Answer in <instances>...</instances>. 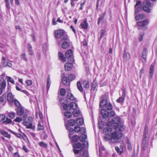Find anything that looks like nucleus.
Here are the masks:
<instances>
[{"instance_id": "obj_1", "label": "nucleus", "mask_w": 157, "mask_h": 157, "mask_svg": "<svg viewBox=\"0 0 157 157\" xmlns=\"http://www.w3.org/2000/svg\"><path fill=\"white\" fill-rule=\"evenodd\" d=\"M108 126H114L115 131L117 133L121 132L124 130V127L123 125L119 124L121 123V119L119 117H116L113 118L111 121L107 122Z\"/></svg>"}, {"instance_id": "obj_2", "label": "nucleus", "mask_w": 157, "mask_h": 157, "mask_svg": "<svg viewBox=\"0 0 157 157\" xmlns=\"http://www.w3.org/2000/svg\"><path fill=\"white\" fill-rule=\"evenodd\" d=\"M105 135L104 137V140L105 141L111 140V141L112 143L119 142V140L122 136V133H117L116 131L113 132L111 135H109V134L105 133Z\"/></svg>"}, {"instance_id": "obj_3", "label": "nucleus", "mask_w": 157, "mask_h": 157, "mask_svg": "<svg viewBox=\"0 0 157 157\" xmlns=\"http://www.w3.org/2000/svg\"><path fill=\"white\" fill-rule=\"evenodd\" d=\"M88 146V143L86 141L83 144L82 147L80 150L73 149V152L75 154L79 155H77L76 157H89L87 151L84 148Z\"/></svg>"}, {"instance_id": "obj_4", "label": "nucleus", "mask_w": 157, "mask_h": 157, "mask_svg": "<svg viewBox=\"0 0 157 157\" xmlns=\"http://www.w3.org/2000/svg\"><path fill=\"white\" fill-rule=\"evenodd\" d=\"M101 113L102 116V121L105 123H107L109 120V117H113L115 116V113L113 111L108 112L105 109H102L101 110Z\"/></svg>"}, {"instance_id": "obj_5", "label": "nucleus", "mask_w": 157, "mask_h": 157, "mask_svg": "<svg viewBox=\"0 0 157 157\" xmlns=\"http://www.w3.org/2000/svg\"><path fill=\"white\" fill-rule=\"evenodd\" d=\"M153 5L150 1L145 0L143 2V10L147 13H150L151 10V8L153 7Z\"/></svg>"}, {"instance_id": "obj_6", "label": "nucleus", "mask_w": 157, "mask_h": 157, "mask_svg": "<svg viewBox=\"0 0 157 157\" xmlns=\"http://www.w3.org/2000/svg\"><path fill=\"white\" fill-rule=\"evenodd\" d=\"M33 118L30 116L28 117L27 121H23V124L26 128H30L34 130L35 128V127L33 125Z\"/></svg>"}, {"instance_id": "obj_7", "label": "nucleus", "mask_w": 157, "mask_h": 157, "mask_svg": "<svg viewBox=\"0 0 157 157\" xmlns=\"http://www.w3.org/2000/svg\"><path fill=\"white\" fill-rule=\"evenodd\" d=\"M62 105L64 110H70L71 109H72L75 110L76 109L78 108L77 104L73 102L71 103L70 104H65L63 103Z\"/></svg>"}, {"instance_id": "obj_8", "label": "nucleus", "mask_w": 157, "mask_h": 157, "mask_svg": "<svg viewBox=\"0 0 157 157\" xmlns=\"http://www.w3.org/2000/svg\"><path fill=\"white\" fill-rule=\"evenodd\" d=\"M86 136L85 134H82L79 137L77 135L73 136L71 138V140L74 142H76L79 139L80 141L81 142L85 141L86 138Z\"/></svg>"}, {"instance_id": "obj_9", "label": "nucleus", "mask_w": 157, "mask_h": 157, "mask_svg": "<svg viewBox=\"0 0 157 157\" xmlns=\"http://www.w3.org/2000/svg\"><path fill=\"white\" fill-rule=\"evenodd\" d=\"M148 20H145L138 21L137 23V24L138 26L141 27V29L145 30L147 29L146 25L148 24Z\"/></svg>"}, {"instance_id": "obj_10", "label": "nucleus", "mask_w": 157, "mask_h": 157, "mask_svg": "<svg viewBox=\"0 0 157 157\" xmlns=\"http://www.w3.org/2000/svg\"><path fill=\"white\" fill-rule=\"evenodd\" d=\"M66 58L67 59H70V62L72 63L74 61L72 51L71 49L67 50L65 53Z\"/></svg>"}, {"instance_id": "obj_11", "label": "nucleus", "mask_w": 157, "mask_h": 157, "mask_svg": "<svg viewBox=\"0 0 157 157\" xmlns=\"http://www.w3.org/2000/svg\"><path fill=\"white\" fill-rule=\"evenodd\" d=\"M65 32L63 30H56L55 32V36L56 38H60Z\"/></svg>"}, {"instance_id": "obj_12", "label": "nucleus", "mask_w": 157, "mask_h": 157, "mask_svg": "<svg viewBox=\"0 0 157 157\" xmlns=\"http://www.w3.org/2000/svg\"><path fill=\"white\" fill-rule=\"evenodd\" d=\"M141 2L140 1H138L135 6V14L136 15L138 14L139 12L141 9L140 7Z\"/></svg>"}, {"instance_id": "obj_13", "label": "nucleus", "mask_w": 157, "mask_h": 157, "mask_svg": "<svg viewBox=\"0 0 157 157\" xmlns=\"http://www.w3.org/2000/svg\"><path fill=\"white\" fill-rule=\"evenodd\" d=\"M125 95L126 94L125 90H123L122 91V96L120 97L117 100V102L118 103L123 102L125 99Z\"/></svg>"}, {"instance_id": "obj_14", "label": "nucleus", "mask_w": 157, "mask_h": 157, "mask_svg": "<svg viewBox=\"0 0 157 157\" xmlns=\"http://www.w3.org/2000/svg\"><path fill=\"white\" fill-rule=\"evenodd\" d=\"M70 62V63H66L64 65L65 70L67 71H70L73 67V64Z\"/></svg>"}, {"instance_id": "obj_15", "label": "nucleus", "mask_w": 157, "mask_h": 157, "mask_svg": "<svg viewBox=\"0 0 157 157\" xmlns=\"http://www.w3.org/2000/svg\"><path fill=\"white\" fill-rule=\"evenodd\" d=\"M7 99L8 101L10 103H13L15 100L14 99L13 96L10 92L8 93L7 95Z\"/></svg>"}, {"instance_id": "obj_16", "label": "nucleus", "mask_w": 157, "mask_h": 157, "mask_svg": "<svg viewBox=\"0 0 157 157\" xmlns=\"http://www.w3.org/2000/svg\"><path fill=\"white\" fill-rule=\"evenodd\" d=\"M27 116L26 115H24L22 117H17L14 120V121L18 123L20 122L23 120H25Z\"/></svg>"}, {"instance_id": "obj_17", "label": "nucleus", "mask_w": 157, "mask_h": 157, "mask_svg": "<svg viewBox=\"0 0 157 157\" xmlns=\"http://www.w3.org/2000/svg\"><path fill=\"white\" fill-rule=\"evenodd\" d=\"M24 113L23 108L21 106L18 107L17 110V113L18 116L22 115Z\"/></svg>"}, {"instance_id": "obj_18", "label": "nucleus", "mask_w": 157, "mask_h": 157, "mask_svg": "<svg viewBox=\"0 0 157 157\" xmlns=\"http://www.w3.org/2000/svg\"><path fill=\"white\" fill-rule=\"evenodd\" d=\"M6 3V6L8 9L10 10V3L11 5L13 6V0H4Z\"/></svg>"}, {"instance_id": "obj_19", "label": "nucleus", "mask_w": 157, "mask_h": 157, "mask_svg": "<svg viewBox=\"0 0 157 157\" xmlns=\"http://www.w3.org/2000/svg\"><path fill=\"white\" fill-rule=\"evenodd\" d=\"M60 39L61 40L63 41H69L68 37L67 36V34L66 33H65H65H64V34L63 35L61 36V37L60 38Z\"/></svg>"}, {"instance_id": "obj_20", "label": "nucleus", "mask_w": 157, "mask_h": 157, "mask_svg": "<svg viewBox=\"0 0 157 157\" xmlns=\"http://www.w3.org/2000/svg\"><path fill=\"white\" fill-rule=\"evenodd\" d=\"M108 103L107 100L105 99L101 100L100 104V106L101 108H104Z\"/></svg>"}, {"instance_id": "obj_21", "label": "nucleus", "mask_w": 157, "mask_h": 157, "mask_svg": "<svg viewBox=\"0 0 157 157\" xmlns=\"http://www.w3.org/2000/svg\"><path fill=\"white\" fill-rule=\"evenodd\" d=\"M154 65L152 64L150 66L149 70V76L150 78L152 77L154 71Z\"/></svg>"}, {"instance_id": "obj_22", "label": "nucleus", "mask_w": 157, "mask_h": 157, "mask_svg": "<svg viewBox=\"0 0 157 157\" xmlns=\"http://www.w3.org/2000/svg\"><path fill=\"white\" fill-rule=\"evenodd\" d=\"M63 84L66 86H68L70 84V82L68 81L67 78L66 77H63L62 80Z\"/></svg>"}, {"instance_id": "obj_23", "label": "nucleus", "mask_w": 157, "mask_h": 157, "mask_svg": "<svg viewBox=\"0 0 157 157\" xmlns=\"http://www.w3.org/2000/svg\"><path fill=\"white\" fill-rule=\"evenodd\" d=\"M147 50L146 48H144V49L143 51L142 52V56L145 62H146L147 61Z\"/></svg>"}, {"instance_id": "obj_24", "label": "nucleus", "mask_w": 157, "mask_h": 157, "mask_svg": "<svg viewBox=\"0 0 157 157\" xmlns=\"http://www.w3.org/2000/svg\"><path fill=\"white\" fill-rule=\"evenodd\" d=\"M88 24L87 23L86 20H85L83 22H82L80 24V25L82 28L84 29H87L88 28Z\"/></svg>"}, {"instance_id": "obj_25", "label": "nucleus", "mask_w": 157, "mask_h": 157, "mask_svg": "<svg viewBox=\"0 0 157 157\" xmlns=\"http://www.w3.org/2000/svg\"><path fill=\"white\" fill-rule=\"evenodd\" d=\"M58 56L59 59L62 61L65 62L67 58L66 56L64 57L63 55L61 52H59L58 53Z\"/></svg>"}, {"instance_id": "obj_26", "label": "nucleus", "mask_w": 157, "mask_h": 157, "mask_svg": "<svg viewBox=\"0 0 157 157\" xmlns=\"http://www.w3.org/2000/svg\"><path fill=\"white\" fill-rule=\"evenodd\" d=\"M62 47L64 49L68 48L69 46V41H65L63 42L61 45Z\"/></svg>"}, {"instance_id": "obj_27", "label": "nucleus", "mask_w": 157, "mask_h": 157, "mask_svg": "<svg viewBox=\"0 0 157 157\" xmlns=\"http://www.w3.org/2000/svg\"><path fill=\"white\" fill-rule=\"evenodd\" d=\"M76 122L77 124L80 125H82L84 123L83 119L81 118H77L76 120Z\"/></svg>"}, {"instance_id": "obj_28", "label": "nucleus", "mask_w": 157, "mask_h": 157, "mask_svg": "<svg viewBox=\"0 0 157 157\" xmlns=\"http://www.w3.org/2000/svg\"><path fill=\"white\" fill-rule=\"evenodd\" d=\"M103 131L104 133L109 134L112 131V129L110 127H107L103 129Z\"/></svg>"}, {"instance_id": "obj_29", "label": "nucleus", "mask_w": 157, "mask_h": 157, "mask_svg": "<svg viewBox=\"0 0 157 157\" xmlns=\"http://www.w3.org/2000/svg\"><path fill=\"white\" fill-rule=\"evenodd\" d=\"M68 99L71 101H75V98L74 97L73 95L70 93H68L67 95Z\"/></svg>"}, {"instance_id": "obj_30", "label": "nucleus", "mask_w": 157, "mask_h": 157, "mask_svg": "<svg viewBox=\"0 0 157 157\" xmlns=\"http://www.w3.org/2000/svg\"><path fill=\"white\" fill-rule=\"evenodd\" d=\"M0 132L1 134L5 137H6L8 138H10V136L9 134L3 130H1Z\"/></svg>"}, {"instance_id": "obj_31", "label": "nucleus", "mask_w": 157, "mask_h": 157, "mask_svg": "<svg viewBox=\"0 0 157 157\" xmlns=\"http://www.w3.org/2000/svg\"><path fill=\"white\" fill-rule=\"evenodd\" d=\"M135 18L136 20H142L144 18V15L143 14H140L138 15H135Z\"/></svg>"}, {"instance_id": "obj_32", "label": "nucleus", "mask_w": 157, "mask_h": 157, "mask_svg": "<svg viewBox=\"0 0 157 157\" xmlns=\"http://www.w3.org/2000/svg\"><path fill=\"white\" fill-rule=\"evenodd\" d=\"M73 147L74 148V149H78L82 147L81 144L80 143H77L76 144H75L73 145Z\"/></svg>"}, {"instance_id": "obj_33", "label": "nucleus", "mask_w": 157, "mask_h": 157, "mask_svg": "<svg viewBox=\"0 0 157 157\" xmlns=\"http://www.w3.org/2000/svg\"><path fill=\"white\" fill-rule=\"evenodd\" d=\"M77 86L78 90L81 92L83 91V89L81 85V83L79 81H78L77 83Z\"/></svg>"}, {"instance_id": "obj_34", "label": "nucleus", "mask_w": 157, "mask_h": 157, "mask_svg": "<svg viewBox=\"0 0 157 157\" xmlns=\"http://www.w3.org/2000/svg\"><path fill=\"white\" fill-rule=\"evenodd\" d=\"M26 86L25 87L28 88L29 86H31L33 84V82L31 80H27L25 81Z\"/></svg>"}, {"instance_id": "obj_35", "label": "nucleus", "mask_w": 157, "mask_h": 157, "mask_svg": "<svg viewBox=\"0 0 157 157\" xmlns=\"http://www.w3.org/2000/svg\"><path fill=\"white\" fill-rule=\"evenodd\" d=\"M3 66L4 67H11L12 66V64L10 62L4 61L3 62Z\"/></svg>"}, {"instance_id": "obj_36", "label": "nucleus", "mask_w": 157, "mask_h": 157, "mask_svg": "<svg viewBox=\"0 0 157 157\" xmlns=\"http://www.w3.org/2000/svg\"><path fill=\"white\" fill-rule=\"evenodd\" d=\"M76 121L75 120L71 119L68 121V124L72 126H74L75 125Z\"/></svg>"}, {"instance_id": "obj_37", "label": "nucleus", "mask_w": 157, "mask_h": 157, "mask_svg": "<svg viewBox=\"0 0 157 157\" xmlns=\"http://www.w3.org/2000/svg\"><path fill=\"white\" fill-rule=\"evenodd\" d=\"M97 85V83L96 80H94L92 83L91 89L93 90H95L96 87Z\"/></svg>"}, {"instance_id": "obj_38", "label": "nucleus", "mask_w": 157, "mask_h": 157, "mask_svg": "<svg viewBox=\"0 0 157 157\" xmlns=\"http://www.w3.org/2000/svg\"><path fill=\"white\" fill-rule=\"evenodd\" d=\"M80 113V112L79 110H74L73 112V114L74 116L76 117H78Z\"/></svg>"}, {"instance_id": "obj_39", "label": "nucleus", "mask_w": 157, "mask_h": 157, "mask_svg": "<svg viewBox=\"0 0 157 157\" xmlns=\"http://www.w3.org/2000/svg\"><path fill=\"white\" fill-rule=\"evenodd\" d=\"M83 85L84 87L86 88H88L90 87V84L89 82L86 80L83 81Z\"/></svg>"}, {"instance_id": "obj_40", "label": "nucleus", "mask_w": 157, "mask_h": 157, "mask_svg": "<svg viewBox=\"0 0 157 157\" xmlns=\"http://www.w3.org/2000/svg\"><path fill=\"white\" fill-rule=\"evenodd\" d=\"M38 144L41 147L46 148L47 147V144L43 142L40 141L38 143Z\"/></svg>"}, {"instance_id": "obj_41", "label": "nucleus", "mask_w": 157, "mask_h": 157, "mask_svg": "<svg viewBox=\"0 0 157 157\" xmlns=\"http://www.w3.org/2000/svg\"><path fill=\"white\" fill-rule=\"evenodd\" d=\"M105 106H106V109L108 110H111L112 109V105L110 103H108Z\"/></svg>"}, {"instance_id": "obj_42", "label": "nucleus", "mask_w": 157, "mask_h": 157, "mask_svg": "<svg viewBox=\"0 0 157 157\" xmlns=\"http://www.w3.org/2000/svg\"><path fill=\"white\" fill-rule=\"evenodd\" d=\"M51 82L50 80V78L49 76L48 77L47 80V89L48 90L49 88V87L50 85Z\"/></svg>"}, {"instance_id": "obj_43", "label": "nucleus", "mask_w": 157, "mask_h": 157, "mask_svg": "<svg viewBox=\"0 0 157 157\" xmlns=\"http://www.w3.org/2000/svg\"><path fill=\"white\" fill-rule=\"evenodd\" d=\"M64 116L70 118L71 117V113L69 111H66L64 113Z\"/></svg>"}, {"instance_id": "obj_44", "label": "nucleus", "mask_w": 157, "mask_h": 157, "mask_svg": "<svg viewBox=\"0 0 157 157\" xmlns=\"http://www.w3.org/2000/svg\"><path fill=\"white\" fill-rule=\"evenodd\" d=\"M10 131L13 134L15 135L17 137L20 138H22L23 136H22L20 134L16 133L15 132L12 131L11 130H10Z\"/></svg>"}, {"instance_id": "obj_45", "label": "nucleus", "mask_w": 157, "mask_h": 157, "mask_svg": "<svg viewBox=\"0 0 157 157\" xmlns=\"http://www.w3.org/2000/svg\"><path fill=\"white\" fill-rule=\"evenodd\" d=\"M123 58L125 59H129L130 58V54L128 53H124L123 55Z\"/></svg>"}, {"instance_id": "obj_46", "label": "nucleus", "mask_w": 157, "mask_h": 157, "mask_svg": "<svg viewBox=\"0 0 157 157\" xmlns=\"http://www.w3.org/2000/svg\"><path fill=\"white\" fill-rule=\"evenodd\" d=\"M66 93V90L63 88H61L60 90V94L61 96H64Z\"/></svg>"}, {"instance_id": "obj_47", "label": "nucleus", "mask_w": 157, "mask_h": 157, "mask_svg": "<svg viewBox=\"0 0 157 157\" xmlns=\"http://www.w3.org/2000/svg\"><path fill=\"white\" fill-rule=\"evenodd\" d=\"M15 113L14 112H10L8 113V117L11 118H13L14 117Z\"/></svg>"}, {"instance_id": "obj_48", "label": "nucleus", "mask_w": 157, "mask_h": 157, "mask_svg": "<svg viewBox=\"0 0 157 157\" xmlns=\"http://www.w3.org/2000/svg\"><path fill=\"white\" fill-rule=\"evenodd\" d=\"M44 129V126L43 125L41 124L39 122L38 123V128H37V130L40 131V130H42Z\"/></svg>"}, {"instance_id": "obj_49", "label": "nucleus", "mask_w": 157, "mask_h": 157, "mask_svg": "<svg viewBox=\"0 0 157 157\" xmlns=\"http://www.w3.org/2000/svg\"><path fill=\"white\" fill-rule=\"evenodd\" d=\"M68 79L71 81H72L75 78V76L73 74H71L68 77Z\"/></svg>"}, {"instance_id": "obj_50", "label": "nucleus", "mask_w": 157, "mask_h": 157, "mask_svg": "<svg viewBox=\"0 0 157 157\" xmlns=\"http://www.w3.org/2000/svg\"><path fill=\"white\" fill-rule=\"evenodd\" d=\"M7 78L8 79L7 81L8 82H10L12 84H14V81L13 79L11 77L9 76H7Z\"/></svg>"}, {"instance_id": "obj_51", "label": "nucleus", "mask_w": 157, "mask_h": 157, "mask_svg": "<svg viewBox=\"0 0 157 157\" xmlns=\"http://www.w3.org/2000/svg\"><path fill=\"white\" fill-rule=\"evenodd\" d=\"M6 118V117L4 114H2L0 115V122L4 121Z\"/></svg>"}, {"instance_id": "obj_52", "label": "nucleus", "mask_w": 157, "mask_h": 157, "mask_svg": "<svg viewBox=\"0 0 157 157\" xmlns=\"http://www.w3.org/2000/svg\"><path fill=\"white\" fill-rule=\"evenodd\" d=\"M74 130L75 132L78 133L80 131V127L78 125H76L74 128Z\"/></svg>"}, {"instance_id": "obj_53", "label": "nucleus", "mask_w": 157, "mask_h": 157, "mask_svg": "<svg viewBox=\"0 0 157 157\" xmlns=\"http://www.w3.org/2000/svg\"><path fill=\"white\" fill-rule=\"evenodd\" d=\"M144 35V32L141 33L140 35V36L139 37V40L140 41H141L142 40L143 36Z\"/></svg>"}, {"instance_id": "obj_54", "label": "nucleus", "mask_w": 157, "mask_h": 157, "mask_svg": "<svg viewBox=\"0 0 157 157\" xmlns=\"http://www.w3.org/2000/svg\"><path fill=\"white\" fill-rule=\"evenodd\" d=\"M6 81H4L1 83V86L2 87V89H4L6 87Z\"/></svg>"}, {"instance_id": "obj_55", "label": "nucleus", "mask_w": 157, "mask_h": 157, "mask_svg": "<svg viewBox=\"0 0 157 157\" xmlns=\"http://www.w3.org/2000/svg\"><path fill=\"white\" fill-rule=\"evenodd\" d=\"M127 144H128V149L129 150H132V147L131 146V143H130L129 141L128 140H127Z\"/></svg>"}, {"instance_id": "obj_56", "label": "nucleus", "mask_w": 157, "mask_h": 157, "mask_svg": "<svg viewBox=\"0 0 157 157\" xmlns=\"http://www.w3.org/2000/svg\"><path fill=\"white\" fill-rule=\"evenodd\" d=\"M13 102H14L15 105L17 107V108H18V107H20V106H21V105L20 104L19 102L16 99H15Z\"/></svg>"}, {"instance_id": "obj_57", "label": "nucleus", "mask_w": 157, "mask_h": 157, "mask_svg": "<svg viewBox=\"0 0 157 157\" xmlns=\"http://www.w3.org/2000/svg\"><path fill=\"white\" fill-rule=\"evenodd\" d=\"M12 120L7 117L6 118V121L4 122V123L7 124H10Z\"/></svg>"}, {"instance_id": "obj_58", "label": "nucleus", "mask_w": 157, "mask_h": 157, "mask_svg": "<svg viewBox=\"0 0 157 157\" xmlns=\"http://www.w3.org/2000/svg\"><path fill=\"white\" fill-rule=\"evenodd\" d=\"M81 134L83 133H85L86 132V129L84 127H82L81 128H80V131Z\"/></svg>"}, {"instance_id": "obj_59", "label": "nucleus", "mask_w": 157, "mask_h": 157, "mask_svg": "<svg viewBox=\"0 0 157 157\" xmlns=\"http://www.w3.org/2000/svg\"><path fill=\"white\" fill-rule=\"evenodd\" d=\"M21 58L24 60L26 61H27V59L26 57V55L25 53H23L21 54Z\"/></svg>"}, {"instance_id": "obj_60", "label": "nucleus", "mask_w": 157, "mask_h": 157, "mask_svg": "<svg viewBox=\"0 0 157 157\" xmlns=\"http://www.w3.org/2000/svg\"><path fill=\"white\" fill-rule=\"evenodd\" d=\"M47 45L46 43L43 44V51L46 52L47 50Z\"/></svg>"}, {"instance_id": "obj_61", "label": "nucleus", "mask_w": 157, "mask_h": 157, "mask_svg": "<svg viewBox=\"0 0 157 157\" xmlns=\"http://www.w3.org/2000/svg\"><path fill=\"white\" fill-rule=\"evenodd\" d=\"M38 115L40 119L42 120L43 118V116L41 112L40 111H38Z\"/></svg>"}, {"instance_id": "obj_62", "label": "nucleus", "mask_w": 157, "mask_h": 157, "mask_svg": "<svg viewBox=\"0 0 157 157\" xmlns=\"http://www.w3.org/2000/svg\"><path fill=\"white\" fill-rule=\"evenodd\" d=\"M115 150L117 152L120 154H121V151H120L119 148L118 147H116L115 148Z\"/></svg>"}, {"instance_id": "obj_63", "label": "nucleus", "mask_w": 157, "mask_h": 157, "mask_svg": "<svg viewBox=\"0 0 157 157\" xmlns=\"http://www.w3.org/2000/svg\"><path fill=\"white\" fill-rule=\"evenodd\" d=\"M98 127L99 128L101 129L103 127L104 125L101 122H98Z\"/></svg>"}, {"instance_id": "obj_64", "label": "nucleus", "mask_w": 157, "mask_h": 157, "mask_svg": "<svg viewBox=\"0 0 157 157\" xmlns=\"http://www.w3.org/2000/svg\"><path fill=\"white\" fill-rule=\"evenodd\" d=\"M8 148L9 150L11 151L12 152L13 150V147L10 145H9L8 146Z\"/></svg>"}]
</instances>
